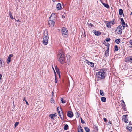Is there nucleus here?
Wrapping results in <instances>:
<instances>
[{"instance_id": "f257e3e1", "label": "nucleus", "mask_w": 132, "mask_h": 132, "mask_svg": "<svg viewBox=\"0 0 132 132\" xmlns=\"http://www.w3.org/2000/svg\"><path fill=\"white\" fill-rule=\"evenodd\" d=\"M59 58V61L61 63L63 64L65 61V55L64 53L62 51H60L59 52L58 55Z\"/></svg>"}, {"instance_id": "f03ea898", "label": "nucleus", "mask_w": 132, "mask_h": 132, "mask_svg": "<svg viewBox=\"0 0 132 132\" xmlns=\"http://www.w3.org/2000/svg\"><path fill=\"white\" fill-rule=\"evenodd\" d=\"M44 37L43 39V43L45 45H47L48 42V39L49 38L48 33V31L46 30H45L44 33Z\"/></svg>"}, {"instance_id": "7ed1b4c3", "label": "nucleus", "mask_w": 132, "mask_h": 132, "mask_svg": "<svg viewBox=\"0 0 132 132\" xmlns=\"http://www.w3.org/2000/svg\"><path fill=\"white\" fill-rule=\"evenodd\" d=\"M105 74V71L103 69H101L100 72L97 73V76L98 78L101 79H104Z\"/></svg>"}, {"instance_id": "20e7f679", "label": "nucleus", "mask_w": 132, "mask_h": 132, "mask_svg": "<svg viewBox=\"0 0 132 132\" xmlns=\"http://www.w3.org/2000/svg\"><path fill=\"white\" fill-rule=\"evenodd\" d=\"M61 32L62 35L64 36L65 37L68 36V33L67 29L65 27H63L61 29Z\"/></svg>"}, {"instance_id": "39448f33", "label": "nucleus", "mask_w": 132, "mask_h": 132, "mask_svg": "<svg viewBox=\"0 0 132 132\" xmlns=\"http://www.w3.org/2000/svg\"><path fill=\"white\" fill-rule=\"evenodd\" d=\"M122 30V27L121 25H119L117 28L116 31L118 34H121Z\"/></svg>"}, {"instance_id": "423d86ee", "label": "nucleus", "mask_w": 132, "mask_h": 132, "mask_svg": "<svg viewBox=\"0 0 132 132\" xmlns=\"http://www.w3.org/2000/svg\"><path fill=\"white\" fill-rule=\"evenodd\" d=\"M55 21V20H52L50 19L48 22L49 26L51 27H53L54 26Z\"/></svg>"}, {"instance_id": "0eeeda50", "label": "nucleus", "mask_w": 132, "mask_h": 132, "mask_svg": "<svg viewBox=\"0 0 132 132\" xmlns=\"http://www.w3.org/2000/svg\"><path fill=\"white\" fill-rule=\"evenodd\" d=\"M56 15L54 13H52L51 16H50L49 19L51 20H54L55 19V18L56 17Z\"/></svg>"}, {"instance_id": "6e6552de", "label": "nucleus", "mask_w": 132, "mask_h": 132, "mask_svg": "<svg viewBox=\"0 0 132 132\" xmlns=\"http://www.w3.org/2000/svg\"><path fill=\"white\" fill-rule=\"evenodd\" d=\"M67 115L69 117L71 118L73 117V114L72 112L69 111L68 112Z\"/></svg>"}, {"instance_id": "1a4fd4ad", "label": "nucleus", "mask_w": 132, "mask_h": 132, "mask_svg": "<svg viewBox=\"0 0 132 132\" xmlns=\"http://www.w3.org/2000/svg\"><path fill=\"white\" fill-rule=\"evenodd\" d=\"M93 32L96 35L99 36L101 34V32L100 31H96V30H93Z\"/></svg>"}, {"instance_id": "9d476101", "label": "nucleus", "mask_w": 132, "mask_h": 132, "mask_svg": "<svg viewBox=\"0 0 132 132\" xmlns=\"http://www.w3.org/2000/svg\"><path fill=\"white\" fill-rule=\"evenodd\" d=\"M13 56V55L12 54H10L7 60V62L8 64H9L10 62L11 61V57Z\"/></svg>"}, {"instance_id": "9b49d317", "label": "nucleus", "mask_w": 132, "mask_h": 132, "mask_svg": "<svg viewBox=\"0 0 132 132\" xmlns=\"http://www.w3.org/2000/svg\"><path fill=\"white\" fill-rule=\"evenodd\" d=\"M55 69L57 73L59 75V76L60 77V72L59 71V69H58V68L56 66L55 67Z\"/></svg>"}, {"instance_id": "f8f14e48", "label": "nucleus", "mask_w": 132, "mask_h": 132, "mask_svg": "<svg viewBox=\"0 0 132 132\" xmlns=\"http://www.w3.org/2000/svg\"><path fill=\"white\" fill-rule=\"evenodd\" d=\"M78 129V132H83L82 128L80 125L79 126Z\"/></svg>"}, {"instance_id": "ddd939ff", "label": "nucleus", "mask_w": 132, "mask_h": 132, "mask_svg": "<svg viewBox=\"0 0 132 132\" xmlns=\"http://www.w3.org/2000/svg\"><path fill=\"white\" fill-rule=\"evenodd\" d=\"M56 8L58 10H60L62 8L61 5L60 3H58L56 5Z\"/></svg>"}, {"instance_id": "4468645a", "label": "nucleus", "mask_w": 132, "mask_h": 132, "mask_svg": "<svg viewBox=\"0 0 132 132\" xmlns=\"http://www.w3.org/2000/svg\"><path fill=\"white\" fill-rule=\"evenodd\" d=\"M94 128L95 130V132H98V128L97 126L96 125H94Z\"/></svg>"}, {"instance_id": "2eb2a0df", "label": "nucleus", "mask_w": 132, "mask_h": 132, "mask_svg": "<svg viewBox=\"0 0 132 132\" xmlns=\"http://www.w3.org/2000/svg\"><path fill=\"white\" fill-rule=\"evenodd\" d=\"M87 63L88 65H90L92 67H94V63L93 62L90 61H88Z\"/></svg>"}, {"instance_id": "dca6fc26", "label": "nucleus", "mask_w": 132, "mask_h": 132, "mask_svg": "<svg viewBox=\"0 0 132 132\" xmlns=\"http://www.w3.org/2000/svg\"><path fill=\"white\" fill-rule=\"evenodd\" d=\"M110 24H112V25L114 24L116 22V20L114 19H113L111 21L109 22Z\"/></svg>"}, {"instance_id": "f3484780", "label": "nucleus", "mask_w": 132, "mask_h": 132, "mask_svg": "<svg viewBox=\"0 0 132 132\" xmlns=\"http://www.w3.org/2000/svg\"><path fill=\"white\" fill-rule=\"evenodd\" d=\"M105 23H106V25L107 27L108 28H111L110 24L109 22H108V21H106Z\"/></svg>"}, {"instance_id": "a211bd4d", "label": "nucleus", "mask_w": 132, "mask_h": 132, "mask_svg": "<svg viewBox=\"0 0 132 132\" xmlns=\"http://www.w3.org/2000/svg\"><path fill=\"white\" fill-rule=\"evenodd\" d=\"M123 13V10L121 9L119 10V13L120 15H121Z\"/></svg>"}, {"instance_id": "6ab92c4d", "label": "nucleus", "mask_w": 132, "mask_h": 132, "mask_svg": "<svg viewBox=\"0 0 132 132\" xmlns=\"http://www.w3.org/2000/svg\"><path fill=\"white\" fill-rule=\"evenodd\" d=\"M101 101L103 102H105L106 101V98L104 97H102L101 98Z\"/></svg>"}, {"instance_id": "aec40b11", "label": "nucleus", "mask_w": 132, "mask_h": 132, "mask_svg": "<svg viewBox=\"0 0 132 132\" xmlns=\"http://www.w3.org/2000/svg\"><path fill=\"white\" fill-rule=\"evenodd\" d=\"M9 16L12 19H13V18L12 13L11 11H9Z\"/></svg>"}, {"instance_id": "412c9836", "label": "nucleus", "mask_w": 132, "mask_h": 132, "mask_svg": "<svg viewBox=\"0 0 132 132\" xmlns=\"http://www.w3.org/2000/svg\"><path fill=\"white\" fill-rule=\"evenodd\" d=\"M84 129L86 132H89L90 131V129L88 128L87 127H85Z\"/></svg>"}, {"instance_id": "4be33fe9", "label": "nucleus", "mask_w": 132, "mask_h": 132, "mask_svg": "<svg viewBox=\"0 0 132 132\" xmlns=\"http://www.w3.org/2000/svg\"><path fill=\"white\" fill-rule=\"evenodd\" d=\"M102 3L105 7L107 8H108L109 7V6L108 4L103 2H102Z\"/></svg>"}, {"instance_id": "5701e85b", "label": "nucleus", "mask_w": 132, "mask_h": 132, "mask_svg": "<svg viewBox=\"0 0 132 132\" xmlns=\"http://www.w3.org/2000/svg\"><path fill=\"white\" fill-rule=\"evenodd\" d=\"M68 125L67 124H65L64 126V129L65 130H67L68 129Z\"/></svg>"}, {"instance_id": "b1692460", "label": "nucleus", "mask_w": 132, "mask_h": 132, "mask_svg": "<svg viewBox=\"0 0 132 132\" xmlns=\"http://www.w3.org/2000/svg\"><path fill=\"white\" fill-rule=\"evenodd\" d=\"M100 94L102 96H103L104 94V93L103 90H100Z\"/></svg>"}, {"instance_id": "393cba45", "label": "nucleus", "mask_w": 132, "mask_h": 132, "mask_svg": "<svg viewBox=\"0 0 132 132\" xmlns=\"http://www.w3.org/2000/svg\"><path fill=\"white\" fill-rule=\"evenodd\" d=\"M60 111H58V114H59V116L60 117V118L62 120H63V119L64 118H63V117L62 118V117H61L62 115L61 114H62V112H61V113H60Z\"/></svg>"}, {"instance_id": "a878e982", "label": "nucleus", "mask_w": 132, "mask_h": 132, "mask_svg": "<svg viewBox=\"0 0 132 132\" xmlns=\"http://www.w3.org/2000/svg\"><path fill=\"white\" fill-rule=\"evenodd\" d=\"M120 41V39H116L115 40V42L117 44H119V43Z\"/></svg>"}, {"instance_id": "bb28decb", "label": "nucleus", "mask_w": 132, "mask_h": 132, "mask_svg": "<svg viewBox=\"0 0 132 132\" xmlns=\"http://www.w3.org/2000/svg\"><path fill=\"white\" fill-rule=\"evenodd\" d=\"M121 22H122V23L121 24L122 25H124L125 23V22H124V20L123 18H121Z\"/></svg>"}, {"instance_id": "cd10ccee", "label": "nucleus", "mask_w": 132, "mask_h": 132, "mask_svg": "<svg viewBox=\"0 0 132 132\" xmlns=\"http://www.w3.org/2000/svg\"><path fill=\"white\" fill-rule=\"evenodd\" d=\"M76 116L78 118L79 117L80 114L78 112H76L75 113Z\"/></svg>"}, {"instance_id": "c85d7f7f", "label": "nucleus", "mask_w": 132, "mask_h": 132, "mask_svg": "<svg viewBox=\"0 0 132 132\" xmlns=\"http://www.w3.org/2000/svg\"><path fill=\"white\" fill-rule=\"evenodd\" d=\"M127 128L130 132H132V127H129L128 128L127 127Z\"/></svg>"}, {"instance_id": "c756f323", "label": "nucleus", "mask_w": 132, "mask_h": 132, "mask_svg": "<svg viewBox=\"0 0 132 132\" xmlns=\"http://www.w3.org/2000/svg\"><path fill=\"white\" fill-rule=\"evenodd\" d=\"M61 102L63 103H66V101L65 100H63L62 98H61Z\"/></svg>"}, {"instance_id": "7c9ffc66", "label": "nucleus", "mask_w": 132, "mask_h": 132, "mask_svg": "<svg viewBox=\"0 0 132 132\" xmlns=\"http://www.w3.org/2000/svg\"><path fill=\"white\" fill-rule=\"evenodd\" d=\"M109 55V52L106 51L105 53V56H107Z\"/></svg>"}, {"instance_id": "2f4dec72", "label": "nucleus", "mask_w": 132, "mask_h": 132, "mask_svg": "<svg viewBox=\"0 0 132 132\" xmlns=\"http://www.w3.org/2000/svg\"><path fill=\"white\" fill-rule=\"evenodd\" d=\"M118 50V47L116 45L115 46V51H117Z\"/></svg>"}, {"instance_id": "473e14b6", "label": "nucleus", "mask_w": 132, "mask_h": 132, "mask_svg": "<svg viewBox=\"0 0 132 132\" xmlns=\"http://www.w3.org/2000/svg\"><path fill=\"white\" fill-rule=\"evenodd\" d=\"M128 61L132 63V57L128 59Z\"/></svg>"}, {"instance_id": "72a5a7b5", "label": "nucleus", "mask_w": 132, "mask_h": 132, "mask_svg": "<svg viewBox=\"0 0 132 132\" xmlns=\"http://www.w3.org/2000/svg\"><path fill=\"white\" fill-rule=\"evenodd\" d=\"M80 119H81V123H85V122L82 119V118H80Z\"/></svg>"}, {"instance_id": "f704fd0d", "label": "nucleus", "mask_w": 132, "mask_h": 132, "mask_svg": "<svg viewBox=\"0 0 132 132\" xmlns=\"http://www.w3.org/2000/svg\"><path fill=\"white\" fill-rule=\"evenodd\" d=\"M55 83H57L58 81V80L56 78V76H55Z\"/></svg>"}, {"instance_id": "c9c22d12", "label": "nucleus", "mask_w": 132, "mask_h": 132, "mask_svg": "<svg viewBox=\"0 0 132 132\" xmlns=\"http://www.w3.org/2000/svg\"><path fill=\"white\" fill-rule=\"evenodd\" d=\"M19 123L18 122H16L15 124V127H16L19 124Z\"/></svg>"}, {"instance_id": "e433bc0d", "label": "nucleus", "mask_w": 132, "mask_h": 132, "mask_svg": "<svg viewBox=\"0 0 132 132\" xmlns=\"http://www.w3.org/2000/svg\"><path fill=\"white\" fill-rule=\"evenodd\" d=\"M49 116L52 119H53V116L52 115V114H50V116Z\"/></svg>"}, {"instance_id": "4c0bfd02", "label": "nucleus", "mask_w": 132, "mask_h": 132, "mask_svg": "<svg viewBox=\"0 0 132 132\" xmlns=\"http://www.w3.org/2000/svg\"><path fill=\"white\" fill-rule=\"evenodd\" d=\"M51 103H53L54 102V100L53 99L51 98Z\"/></svg>"}, {"instance_id": "58836bf2", "label": "nucleus", "mask_w": 132, "mask_h": 132, "mask_svg": "<svg viewBox=\"0 0 132 132\" xmlns=\"http://www.w3.org/2000/svg\"><path fill=\"white\" fill-rule=\"evenodd\" d=\"M110 39L109 38H107L106 39V41L107 42H108L110 41Z\"/></svg>"}, {"instance_id": "ea45409f", "label": "nucleus", "mask_w": 132, "mask_h": 132, "mask_svg": "<svg viewBox=\"0 0 132 132\" xmlns=\"http://www.w3.org/2000/svg\"><path fill=\"white\" fill-rule=\"evenodd\" d=\"M109 44H108V47L106 51L109 52Z\"/></svg>"}, {"instance_id": "a19ab883", "label": "nucleus", "mask_w": 132, "mask_h": 132, "mask_svg": "<svg viewBox=\"0 0 132 132\" xmlns=\"http://www.w3.org/2000/svg\"><path fill=\"white\" fill-rule=\"evenodd\" d=\"M103 119L104 121L105 122H107V119L106 118H103Z\"/></svg>"}, {"instance_id": "79ce46f5", "label": "nucleus", "mask_w": 132, "mask_h": 132, "mask_svg": "<svg viewBox=\"0 0 132 132\" xmlns=\"http://www.w3.org/2000/svg\"><path fill=\"white\" fill-rule=\"evenodd\" d=\"M25 102L26 103L27 105H29V104H28L27 101L26 100H25Z\"/></svg>"}, {"instance_id": "37998d69", "label": "nucleus", "mask_w": 132, "mask_h": 132, "mask_svg": "<svg viewBox=\"0 0 132 132\" xmlns=\"http://www.w3.org/2000/svg\"><path fill=\"white\" fill-rule=\"evenodd\" d=\"M129 43L131 44L132 45V39L130 40L129 42Z\"/></svg>"}, {"instance_id": "c03bdc74", "label": "nucleus", "mask_w": 132, "mask_h": 132, "mask_svg": "<svg viewBox=\"0 0 132 132\" xmlns=\"http://www.w3.org/2000/svg\"><path fill=\"white\" fill-rule=\"evenodd\" d=\"M52 115L53 116L56 117L57 116V114H56L55 113L53 114H52Z\"/></svg>"}, {"instance_id": "a18cd8bd", "label": "nucleus", "mask_w": 132, "mask_h": 132, "mask_svg": "<svg viewBox=\"0 0 132 132\" xmlns=\"http://www.w3.org/2000/svg\"><path fill=\"white\" fill-rule=\"evenodd\" d=\"M91 27L92 26H94L91 23H90L89 25Z\"/></svg>"}, {"instance_id": "49530a36", "label": "nucleus", "mask_w": 132, "mask_h": 132, "mask_svg": "<svg viewBox=\"0 0 132 132\" xmlns=\"http://www.w3.org/2000/svg\"><path fill=\"white\" fill-rule=\"evenodd\" d=\"M54 95V92H52V97H53V96Z\"/></svg>"}, {"instance_id": "de8ad7c7", "label": "nucleus", "mask_w": 132, "mask_h": 132, "mask_svg": "<svg viewBox=\"0 0 132 132\" xmlns=\"http://www.w3.org/2000/svg\"><path fill=\"white\" fill-rule=\"evenodd\" d=\"M65 15H63L62 16V18H65Z\"/></svg>"}, {"instance_id": "09e8293b", "label": "nucleus", "mask_w": 132, "mask_h": 132, "mask_svg": "<svg viewBox=\"0 0 132 132\" xmlns=\"http://www.w3.org/2000/svg\"><path fill=\"white\" fill-rule=\"evenodd\" d=\"M54 73L55 74V77L56 75V73L55 72V71L54 70Z\"/></svg>"}, {"instance_id": "8fccbe9b", "label": "nucleus", "mask_w": 132, "mask_h": 132, "mask_svg": "<svg viewBox=\"0 0 132 132\" xmlns=\"http://www.w3.org/2000/svg\"><path fill=\"white\" fill-rule=\"evenodd\" d=\"M2 77V75L1 74H0V80L1 79Z\"/></svg>"}, {"instance_id": "3c124183", "label": "nucleus", "mask_w": 132, "mask_h": 132, "mask_svg": "<svg viewBox=\"0 0 132 132\" xmlns=\"http://www.w3.org/2000/svg\"><path fill=\"white\" fill-rule=\"evenodd\" d=\"M57 111H58H58H59V107H58L57 108Z\"/></svg>"}, {"instance_id": "603ef678", "label": "nucleus", "mask_w": 132, "mask_h": 132, "mask_svg": "<svg viewBox=\"0 0 132 132\" xmlns=\"http://www.w3.org/2000/svg\"><path fill=\"white\" fill-rule=\"evenodd\" d=\"M122 26L123 27H125V24H124V25H122Z\"/></svg>"}, {"instance_id": "864d4df0", "label": "nucleus", "mask_w": 132, "mask_h": 132, "mask_svg": "<svg viewBox=\"0 0 132 132\" xmlns=\"http://www.w3.org/2000/svg\"><path fill=\"white\" fill-rule=\"evenodd\" d=\"M129 125H132V123L131 122H130L129 123Z\"/></svg>"}, {"instance_id": "5fc2aeb1", "label": "nucleus", "mask_w": 132, "mask_h": 132, "mask_svg": "<svg viewBox=\"0 0 132 132\" xmlns=\"http://www.w3.org/2000/svg\"><path fill=\"white\" fill-rule=\"evenodd\" d=\"M127 120H125V122L126 123H127L128 122H127Z\"/></svg>"}, {"instance_id": "6e6d98bb", "label": "nucleus", "mask_w": 132, "mask_h": 132, "mask_svg": "<svg viewBox=\"0 0 132 132\" xmlns=\"http://www.w3.org/2000/svg\"><path fill=\"white\" fill-rule=\"evenodd\" d=\"M126 27H128V25L127 24H126Z\"/></svg>"}, {"instance_id": "4d7b16f0", "label": "nucleus", "mask_w": 132, "mask_h": 132, "mask_svg": "<svg viewBox=\"0 0 132 132\" xmlns=\"http://www.w3.org/2000/svg\"><path fill=\"white\" fill-rule=\"evenodd\" d=\"M17 21L18 22H20V21H19V20H17Z\"/></svg>"}, {"instance_id": "13d9d810", "label": "nucleus", "mask_w": 132, "mask_h": 132, "mask_svg": "<svg viewBox=\"0 0 132 132\" xmlns=\"http://www.w3.org/2000/svg\"><path fill=\"white\" fill-rule=\"evenodd\" d=\"M25 100H25V97H24V99H23V101H25Z\"/></svg>"}, {"instance_id": "bf43d9fd", "label": "nucleus", "mask_w": 132, "mask_h": 132, "mask_svg": "<svg viewBox=\"0 0 132 132\" xmlns=\"http://www.w3.org/2000/svg\"><path fill=\"white\" fill-rule=\"evenodd\" d=\"M100 2L102 3L103 2H102V0H100Z\"/></svg>"}, {"instance_id": "052dcab7", "label": "nucleus", "mask_w": 132, "mask_h": 132, "mask_svg": "<svg viewBox=\"0 0 132 132\" xmlns=\"http://www.w3.org/2000/svg\"><path fill=\"white\" fill-rule=\"evenodd\" d=\"M52 1L53 2H54L55 1V0H52Z\"/></svg>"}, {"instance_id": "680f3d73", "label": "nucleus", "mask_w": 132, "mask_h": 132, "mask_svg": "<svg viewBox=\"0 0 132 132\" xmlns=\"http://www.w3.org/2000/svg\"><path fill=\"white\" fill-rule=\"evenodd\" d=\"M122 102H123L124 104V103H125L124 102V101L123 100V101H122Z\"/></svg>"}, {"instance_id": "e2e57ef3", "label": "nucleus", "mask_w": 132, "mask_h": 132, "mask_svg": "<svg viewBox=\"0 0 132 132\" xmlns=\"http://www.w3.org/2000/svg\"><path fill=\"white\" fill-rule=\"evenodd\" d=\"M109 123H110V124H111V122H110V121H109Z\"/></svg>"}, {"instance_id": "0e129e2a", "label": "nucleus", "mask_w": 132, "mask_h": 132, "mask_svg": "<svg viewBox=\"0 0 132 132\" xmlns=\"http://www.w3.org/2000/svg\"><path fill=\"white\" fill-rule=\"evenodd\" d=\"M86 60L88 62V61H89L88 60Z\"/></svg>"}, {"instance_id": "69168bd1", "label": "nucleus", "mask_w": 132, "mask_h": 132, "mask_svg": "<svg viewBox=\"0 0 132 132\" xmlns=\"http://www.w3.org/2000/svg\"><path fill=\"white\" fill-rule=\"evenodd\" d=\"M125 105H123V107H125Z\"/></svg>"}, {"instance_id": "338daca9", "label": "nucleus", "mask_w": 132, "mask_h": 132, "mask_svg": "<svg viewBox=\"0 0 132 132\" xmlns=\"http://www.w3.org/2000/svg\"><path fill=\"white\" fill-rule=\"evenodd\" d=\"M131 14L132 15V12L131 13Z\"/></svg>"}, {"instance_id": "774afa93", "label": "nucleus", "mask_w": 132, "mask_h": 132, "mask_svg": "<svg viewBox=\"0 0 132 132\" xmlns=\"http://www.w3.org/2000/svg\"><path fill=\"white\" fill-rule=\"evenodd\" d=\"M64 14H65H65H65V13H64Z\"/></svg>"}]
</instances>
